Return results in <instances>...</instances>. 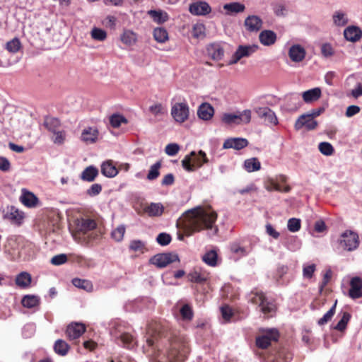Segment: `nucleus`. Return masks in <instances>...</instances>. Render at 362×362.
I'll return each instance as SVG.
<instances>
[{"label": "nucleus", "mask_w": 362, "mask_h": 362, "mask_svg": "<svg viewBox=\"0 0 362 362\" xmlns=\"http://www.w3.org/2000/svg\"><path fill=\"white\" fill-rule=\"evenodd\" d=\"M216 218L215 211L198 206L185 212L186 227L191 234L212 228Z\"/></svg>", "instance_id": "f257e3e1"}, {"label": "nucleus", "mask_w": 362, "mask_h": 362, "mask_svg": "<svg viewBox=\"0 0 362 362\" xmlns=\"http://www.w3.org/2000/svg\"><path fill=\"white\" fill-rule=\"evenodd\" d=\"M208 162L209 160L204 151L200 150L197 154L195 151H192L183 158L182 166L187 172H193L196 168H201L203 164Z\"/></svg>", "instance_id": "f03ea898"}, {"label": "nucleus", "mask_w": 362, "mask_h": 362, "mask_svg": "<svg viewBox=\"0 0 362 362\" xmlns=\"http://www.w3.org/2000/svg\"><path fill=\"white\" fill-rule=\"evenodd\" d=\"M339 243L344 250L348 252L354 251L359 246V236L357 233L346 230L340 235Z\"/></svg>", "instance_id": "7ed1b4c3"}, {"label": "nucleus", "mask_w": 362, "mask_h": 362, "mask_svg": "<svg viewBox=\"0 0 362 362\" xmlns=\"http://www.w3.org/2000/svg\"><path fill=\"white\" fill-rule=\"evenodd\" d=\"M221 120L226 124H247L251 120V111L250 110H245L239 112L238 114L224 113L222 115Z\"/></svg>", "instance_id": "20e7f679"}, {"label": "nucleus", "mask_w": 362, "mask_h": 362, "mask_svg": "<svg viewBox=\"0 0 362 362\" xmlns=\"http://www.w3.org/2000/svg\"><path fill=\"white\" fill-rule=\"evenodd\" d=\"M179 261L180 259L177 254L167 252L155 255L150 259L149 262L158 268H164L170 263Z\"/></svg>", "instance_id": "39448f33"}, {"label": "nucleus", "mask_w": 362, "mask_h": 362, "mask_svg": "<svg viewBox=\"0 0 362 362\" xmlns=\"http://www.w3.org/2000/svg\"><path fill=\"white\" fill-rule=\"evenodd\" d=\"M259 47L257 45H239L232 55L229 64H235L244 57H249L256 52Z\"/></svg>", "instance_id": "423d86ee"}, {"label": "nucleus", "mask_w": 362, "mask_h": 362, "mask_svg": "<svg viewBox=\"0 0 362 362\" xmlns=\"http://www.w3.org/2000/svg\"><path fill=\"white\" fill-rule=\"evenodd\" d=\"M189 106L187 103H176L172 106L171 115L179 123H182L189 117Z\"/></svg>", "instance_id": "0eeeda50"}, {"label": "nucleus", "mask_w": 362, "mask_h": 362, "mask_svg": "<svg viewBox=\"0 0 362 362\" xmlns=\"http://www.w3.org/2000/svg\"><path fill=\"white\" fill-rule=\"evenodd\" d=\"M318 122L308 114L304 113L296 119L294 127L296 130L304 128L307 131H312L316 129Z\"/></svg>", "instance_id": "6e6552de"}, {"label": "nucleus", "mask_w": 362, "mask_h": 362, "mask_svg": "<svg viewBox=\"0 0 362 362\" xmlns=\"http://www.w3.org/2000/svg\"><path fill=\"white\" fill-rule=\"evenodd\" d=\"M112 333L117 339H119L123 346L129 349L134 347L136 343L134 337L129 333L122 331L120 327H117L115 331H112Z\"/></svg>", "instance_id": "1a4fd4ad"}, {"label": "nucleus", "mask_w": 362, "mask_h": 362, "mask_svg": "<svg viewBox=\"0 0 362 362\" xmlns=\"http://www.w3.org/2000/svg\"><path fill=\"white\" fill-rule=\"evenodd\" d=\"M279 337V332L276 329H270L267 332L257 337L256 345L261 349L267 348L272 341H277Z\"/></svg>", "instance_id": "9d476101"}, {"label": "nucleus", "mask_w": 362, "mask_h": 362, "mask_svg": "<svg viewBox=\"0 0 362 362\" xmlns=\"http://www.w3.org/2000/svg\"><path fill=\"white\" fill-rule=\"evenodd\" d=\"M349 296L352 299H358L362 297V279L359 276L351 278Z\"/></svg>", "instance_id": "9b49d317"}, {"label": "nucleus", "mask_w": 362, "mask_h": 362, "mask_svg": "<svg viewBox=\"0 0 362 362\" xmlns=\"http://www.w3.org/2000/svg\"><path fill=\"white\" fill-rule=\"evenodd\" d=\"M255 112L258 116L264 119L268 124L276 125L278 123L277 117L271 109L267 107H262L255 109Z\"/></svg>", "instance_id": "f8f14e48"}, {"label": "nucleus", "mask_w": 362, "mask_h": 362, "mask_svg": "<svg viewBox=\"0 0 362 362\" xmlns=\"http://www.w3.org/2000/svg\"><path fill=\"white\" fill-rule=\"evenodd\" d=\"M189 12L196 16H205L211 13V8L206 1H197L189 5Z\"/></svg>", "instance_id": "ddd939ff"}, {"label": "nucleus", "mask_w": 362, "mask_h": 362, "mask_svg": "<svg viewBox=\"0 0 362 362\" xmlns=\"http://www.w3.org/2000/svg\"><path fill=\"white\" fill-rule=\"evenodd\" d=\"M86 331L84 325L78 322H72L68 325L66 334L69 339H76L80 337Z\"/></svg>", "instance_id": "4468645a"}, {"label": "nucleus", "mask_w": 362, "mask_h": 362, "mask_svg": "<svg viewBox=\"0 0 362 362\" xmlns=\"http://www.w3.org/2000/svg\"><path fill=\"white\" fill-rule=\"evenodd\" d=\"M248 144V141L244 138H229L225 140L223 145V148H234L236 150H241L247 146Z\"/></svg>", "instance_id": "2eb2a0df"}, {"label": "nucleus", "mask_w": 362, "mask_h": 362, "mask_svg": "<svg viewBox=\"0 0 362 362\" xmlns=\"http://www.w3.org/2000/svg\"><path fill=\"white\" fill-rule=\"evenodd\" d=\"M262 20L255 15L249 16L245 18L244 22L247 30L250 32L259 31L262 28Z\"/></svg>", "instance_id": "dca6fc26"}, {"label": "nucleus", "mask_w": 362, "mask_h": 362, "mask_svg": "<svg viewBox=\"0 0 362 362\" xmlns=\"http://www.w3.org/2000/svg\"><path fill=\"white\" fill-rule=\"evenodd\" d=\"M144 211L150 217H159L164 212V206L160 202H151L144 209Z\"/></svg>", "instance_id": "f3484780"}, {"label": "nucleus", "mask_w": 362, "mask_h": 362, "mask_svg": "<svg viewBox=\"0 0 362 362\" xmlns=\"http://www.w3.org/2000/svg\"><path fill=\"white\" fill-rule=\"evenodd\" d=\"M288 55L293 62H299L305 58V50L302 46L294 45L290 47Z\"/></svg>", "instance_id": "a211bd4d"}, {"label": "nucleus", "mask_w": 362, "mask_h": 362, "mask_svg": "<svg viewBox=\"0 0 362 362\" xmlns=\"http://www.w3.org/2000/svg\"><path fill=\"white\" fill-rule=\"evenodd\" d=\"M260 42L264 46H270L275 43L276 40V34L270 30H264L259 35Z\"/></svg>", "instance_id": "6ab92c4d"}, {"label": "nucleus", "mask_w": 362, "mask_h": 362, "mask_svg": "<svg viewBox=\"0 0 362 362\" xmlns=\"http://www.w3.org/2000/svg\"><path fill=\"white\" fill-rule=\"evenodd\" d=\"M76 225L78 230L83 233H86L97 227V223L91 218H81L78 220Z\"/></svg>", "instance_id": "aec40b11"}, {"label": "nucleus", "mask_w": 362, "mask_h": 362, "mask_svg": "<svg viewBox=\"0 0 362 362\" xmlns=\"http://www.w3.org/2000/svg\"><path fill=\"white\" fill-rule=\"evenodd\" d=\"M214 114V107L209 103H202L197 110L199 117L203 120H209Z\"/></svg>", "instance_id": "412c9836"}, {"label": "nucleus", "mask_w": 362, "mask_h": 362, "mask_svg": "<svg viewBox=\"0 0 362 362\" xmlns=\"http://www.w3.org/2000/svg\"><path fill=\"white\" fill-rule=\"evenodd\" d=\"M344 37L351 42L358 41L362 35L361 30L356 26H349L344 31Z\"/></svg>", "instance_id": "4be33fe9"}, {"label": "nucleus", "mask_w": 362, "mask_h": 362, "mask_svg": "<svg viewBox=\"0 0 362 362\" xmlns=\"http://www.w3.org/2000/svg\"><path fill=\"white\" fill-rule=\"evenodd\" d=\"M98 175V170L93 165L86 168L81 173L80 177L82 180L91 182Z\"/></svg>", "instance_id": "5701e85b"}, {"label": "nucleus", "mask_w": 362, "mask_h": 362, "mask_svg": "<svg viewBox=\"0 0 362 362\" xmlns=\"http://www.w3.org/2000/svg\"><path fill=\"white\" fill-rule=\"evenodd\" d=\"M21 201L25 206L32 208L37 205L38 199L33 193L23 189Z\"/></svg>", "instance_id": "b1692460"}, {"label": "nucleus", "mask_w": 362, "mask_h": 362, "mask_svg": "<svg viewBox=\"0 0 362 362\" xmlns=\"http://www.w3.org/2000/svg\"><path fill=\"white\" fill-rule=\"evenodd\" d=\"M206 50L209 56L214 60H220L224 54L223 49L218 44L209 45Z\"/></svg>", "instance_id": "393cba45"}, {"label": "nucleus", "mask_w": 362, "mask_h": 362, "mask_svg": "<svg viewBox=\"0 0 362 362\" xmlns=\"http://www.w3.org/2000/svg\"><path fill=\"white\" fill-rule=\"evenodd\" d=\"M209 274L201 270L195 269L188 274L189 281L197 284H203L207 281Z\"/></svg>", "instance_id": "a878e982"}, {"label": "nucleus", "mask_w": 362, "mask_h": 362, "mask_svg": "<svg viewBox=\"0 0 362 362\" xmlns=\"http://www.w3.org/2000/svg\"><path fill=\"white\" fill-rule=\"evenodd\" d=\"M71 282L72 284L78 288L82 289L88 293L93 291V285L90 280L74 278Z\"/></svg>", "instance_id": "bb28decb"}, {"label": "nucleus", "mask_w": 362, "mask_h": 362, "mask_svg": "<svg viewBox=\"0 0 362 362\" xmlns=\"http://www.w3.org/2000/svg\"><path fill=\"white\" fill-rule=\"evenodd\" d=\"M31 280L32 278L29 273L22 272L16 276L15 282L18 287L26 288L30 286Z\"/></svg>", "instance_id": "cd10ccee"}, {"label": "nucleus", "mask_w": 362, "mask_h": 362, "mask_svg": "<svg viewBox=\"0 0 362 362\" xmlns=\"http://www.w3.org/2000/svg\"><path fill=\"white\" fill-rule=\"evenodd\" d=\"M101 173L107 177H114L117 175L118 170L110 161H105L101 165Z\"/></svg>", "instance_id": "c85d7f7f"}, {"label": "nucleus", "mask_w": 362, "mask_h": 362, "mask_svg": "<svg viewBox=\"0 0 362 362\" xmlns=\"http://www.w3.org/2000/svg\"><path fill=\"white\" fill-rule=\"evenodd\" d=\"M285 247L291 252L298 250L301 247L300 240L295 235H289L286 238Z\"/></svg>", "instance_id": "c756f323"}, {"label": "nucleus", "mask_w": 362, "mask_h": 362, "mask_svg": "<svg viewBox=\"0 0 362 362\" xmlns=\"http://www.w3.org/2000/svg\"><path fill=\"white\" fill-rule=\"evenodd\" d=\"M98 132L96 129L88 127L83 130L81 139L86 142L93 143L98 138Z\"/></svg>", "instance_id": "7c9ffc66"}, {"label": "nucleus", "mask_w": 362, "mask_h": 362, "mask_svg": "<svg viewBox=\"0 0 362 362\" xmlns=\"http://www.w3.org/2000/svg\"><path fill=\"white\" fill-rule=\"evenodd\" d=\"M40 298L35 295H25L21 300L22 305L27 308H33L40 304Z\"/></svg>", "instance_id": "2f4dec72"}, {"label": "nucleus", "mask_w": 362, "mask_h": 362, "mask_svg": "<svg viewBox=\"0 0 362 362\" xmlns=\"http://www.w3.org/2000/svg\"><path fill=\"white\" fill-rule=\"evenodd\" d=\"M53 348L56 354L59 356H64L67 354L70 346L65 341L62 339H57L54 342Z\"/></svg>", "instance_id": "473e14b6"}, {"label": "nucleus", "mask_w": 362, "mask_h": 362, "mask_svg": "<svg viewBox=\"0 0 362 362\" xmlns=\"http://www.w3.org/2000/svg\"><path fill=\"white\" fill-rule=\"evenodd\" d=\"M244 168L248 173L257 171L261 168V163L257 158H251L244 161Z\"/></svg>", "instance_id": "72a5a7b5"}, {"label": "nucleus", "mask_w": 362, "mask_h": 362, "mask_svg": "<svg viewBox=\"0 0 362 362\" xmlns=\"http://www.w3.org/2000/svg\"><path fill=\"white\" fill-rule=\"evenodd\" d=\"M44 125L49 132L54 133L59 130L61 122L59 119L56 117H45Z\"/></svg>", "instance_id": "f704fd0d"}, {"label": "nucleus", "mask_w": 362, "mask_h": 362, "mask_svg": "<svg viewBox=\"0 0 362 362\" xmlns=\"http://www.w3.org/2000/svg\"><path fill=\"white\" fill-rule=\"evenodd\" d=\"M148 14L155 22L158 23H163L168 19L167 13L162 11L151 10L148 11Z\"/></svg>", "instance_id": "c9c22d12"}, {"label": "nucleus", "mask_w": 362, "mask_h": 362, "mask_svg": "<svg viewBox=\"0 0 362 362\" xmlns=\"http://www.w3.org/2000/svg\"><path fill=\"white\" fill-rule=\"evenodd\" d=\"M223 8L227 11L228 13H240L244 11L245 7V5L239 2H233L226 4L223 6Z\"/></svg>", "instance_id": "e433bc0d"}, {"label": "nucleus", "mask_w": 362, "mask_h": 362, "mask_svg": "<svg viewBox=\"0 0 362 362\" xmlns=\"http://www.w3.org/2000/svg\"><path fill=\"white\" fill-rule=\"evenodd\" d=\"M154 39L160 43H163L168 40L167 30L163 28H156L153 30Z\"/></svg>", "instance_id": "4c0bfd02"}, {"label": "nucleus", "mask_w": 362, "mask_h": 362, "mask_svg": "<svg viewBox=\"0 0 362 362\" xmlns=\"http://www.w3.org/2000/svg\"><path fill=\"white\" fill-rule=\"evenodd\" d=\"M217 253L214 250L206 252L202 257V260L208 265L214 267L217 262Z\"/></svg>", "instance_id": "58836bf2"}, {"label": "nucleus", "mask_w": 362, "mask_h": 362, "mask_svg": "<svg viewBox=\"0 0 362 362\" xmlns=\"http://www.w3.org/2000/svg\"><path fill=\"white\" fill-rule=\"evenodd\" d=\"M21 47V43L18 38L14 37L11 40L7 42L5 48L11 53H16Z\"/></svg>", "instance_id": "ea45409f"}, {"label": "nucleus", "mask_w": 362, "mask_h": 362, "mask_svg": "<svg viewBox=\"0 0 362 362\" xmlns=\"http://www.w3.org/2000/svg\"><path fill=\"white\" fill-rule=\"evenodd\" d=\"M337 303V300H336L334 305L331 307V308L322 316V317L318 320V325H324L332 319V317L335 313Z\"/></svg>", "instance_id": "a19ab883"}, {"label": "nucleus", "mask_w": 362, "mask_h": 362, "mask_svg": "<svg viewBox=\"0 0 362 362\" xmlns=\"http://www.w3.org/2000/svg\"><path fill=\"white\" fill-rule=\"evenodd\" d=\"M122 42L127 45H133L136 40V37L134 32L129 30H124L121 36Z\"/></svg>", "instance_id": "79ce46f5"}, {"label": "nucleus", "mask_w": 362, "mask_h": 362, "mask_svg": "<svg viewBox=\"0 0 362 362\" xmlns=\"http://www.w3.org/2000/svg\"><path fill=\"white\" fill-rule=\"evenodd\" d=\"M180 313L183 320L190 321L193 318L194 313L189 304L183 305L180 310Z\"/></svg>", "instance_id": "37998d69"}, {"label": "nucleus", "mask_w": 362, "mask_h": 362, "mask_svg": "<svg viewBox=\"0 0 362 362\" xmlns=\"http://www.w3.org/2000/svg\"><path fill=\"white\" fill-rule=\"evenodd\" d=\"M122 123H127V119L123 115L120 114H113L110 117V124L112 127L117 128Z\"/></svg>", "instance_id": "c03bdc74"}, {"label": "nucleus", "mask_w": 362, "mask_h": 362, "mask_svg": "<svg viewBox=\"0 0 362 362\" xmlns=\"http://www.w3.org/2000/svg\"><path fill=\"white\" fill-rule=\"evenodd\" d=\"M318 149L322 154L326 156L332 155L334 151L332 145L327 141L320 142L318 145Z\"/></svg>", "instance_id": "a18cd8bd"}, {"label": "nucleus", "mask_w": 362, "mask_h": 362, "mask_svg": "<svg viewBox=\"0 0 362 362\" xmlns=\"http://www.w3.org/2000/svg\"><path fill=\"white\" fill-rule=\"evenodd\" d=\"M333 21L337 26H344L348 23V18L344 13L337 11L333 15Z\"/></svg>", "instance_id": "49530a36"}, {"label": "nucleus", "mask_w": 362, "mask_h": 362, "mask_svg": "<svg viewBox=\"0 0 362 362\" xmlns=\"http://www.w3.org/2000/svg\"><path fill=\"white\" fill-rule=\"evenodd\" d=\"M265 299L264 294L259 291L252 292L249 297V300L253 304L258 305L259 307L262 305Z\"/></svg>", "instance_id": "de8ad7c7"}, {"label": "nucleus", "mask_w": 362, "mask_h": 362, "mask_svg": "<svg viewBox=\"0 0 362 362\" xmlns=\"http://www.w3.org/2000/svg\"><path fill=\"white\" fill-rule=\"evenodd\" d=\"M161 166V162L157 161L156 163L152 165L150 168L148 173L147 175V179L149 180H153L156 179L159 175V169Z\"/></svg>", "instance_id": "09e8293b"}, {"label": "nucleus", "mask_w": 362, "mask_h": 362, "mask_svg": "<svg viewBox=\"0 0 362 362\" xmlns=\"http://www.w3.org/2000/svg\"><path fill=\"white\" fill-rule=\"evenodd\" d=\"M301 227L300 219L296 218H291L287 223L288 230L291 233L298 232Z\"/></svg>", "instance_id": "8fccbe9b"}, {"label": "nucleus", "mask_w": 362, "mask_h": 362, "mask_svg": "<svg viewBox=\"0 0 362 362\" xmlns=\"http://www.w3.org/2000/svg\"><path fill=\"white\" fill-rule=\"evenodd\" d=\"M322 92H303V98L306 103L317 101L321 97Z\"/></svg>", "instance_id": "3c124183"}, {"label": "nucleus", "mask_w": 362, "mask_h": 362, "mask_svg": "<svg viewBox=\"0 0 362 362\" xmlns=\"http://www.w3.org/2000/svg\"><path fill=\"white\" fill-rule=\"evenodd\" d=\"M350 318L351 315L347 312H344L341 320L335 325L334 329L339 331L345 329Z\"/></svg>", "instance_id": "603ef678"}, {"label": "nucleus", "mask_w": 362, "mask_h": 362, "mask_svg": "<svg viewBox=\"0 0 362 362\" xmlns=\"http://www.w3.org/2000/svg\"><path fill=\"white\" fill-rule=\"evenodd\" d=\"M316 270L315 264H304L303 265V276L305 279H311Z\"/></svg>", "instance_id": "864d4df0"}, {"label": "nucleus", "mask_w": 362, "mask_h": 362, "mask_svg": "<svg viewBox=\"0 0 362 362\" xmlns=\"http://www.w3.org/2000/svg\"><path fill=\"white\" fill-rule=\"evenodd\" d=\"M36 327L33 323H28L24 325L22 329V335L24 338H30L35 332Z\"/></svg>", "instance_id": "5fc2aeb1"}, {"label": "nucleus", "mask_w": 362, "mask_h": 362, "mask_svg": "<svg viewBox=\"0 0 362 362\" xmlns=\"http://www.w3.org/2000/svg\"><path fill=\"white\" fill-rule=\"evenodd\" d=\"M93 39L98 41H104L107 38V33L105 30L94 28L90 33Z\"/></svg>", "instance_id": "6e6d98bb"}, {"label": "nucleus", "mask_w": 362, "mask_h": 362, "mask_svg": "<svg viewBox=\"0 0 362 362\" xmlns=\"http://www.w3.org/2000/svg\"><path fill=\"white\" fill-rule=\"evenodd\" d=\"M272 9L274 13L278 17H285L287 13V10L286 6L280 3H276L273 4Z\"/></svg>", "instance_id": "4d7b16f0"}, {"label": "nucleus", "mask_w": 362, "mask_h": 362, "mask_svg": "<svg viewBox=\"0 0 362 362\" xmlns=\"http://www.w3.org/2000/svg\"><path fill=\"white\" fill-rule=\"evenodd\" d=\"M230 250L233 253L236 254L240 257L247 256L251 250L250 248L241 247L238 245H233L230 247Z\"/></svg>", "instance_id": "13d9d810"}, {"label": "nucleus", "mask_w": 362, "mask_h": 362, "mask_svg": "<svg viewBox=\"0 0 362 362\" xmlns=\"http://www.w3.org/2000/svg\"><path fill=\"white\" fill-rule=\"evenodd\" d=\"M172 238L167 233H160L156 237L157 243L162 246H166L171 242Z\"/></svg>", "instance_id": "bf43d9fd"}, {"label": "nucleus", "mask_w": 362, "mask_h": 362, "mask_svg": "<svg viewBox=\"0 0 362 362\" xmlns=\"http://www.w3.org/2000/svg\"><path fill=\"white\" fill-rule=\"evenodd\" d=\"M125 233V227L123 225L119 226L111 233L112 238L117 241H120L123 239Z\"/></svg>", "instance_id": "052dcab7"}, {"label": "nucleus", "mask_w": 362, "mask_h": 362, "mask_svg": "<svg viewBox=\"0 0 362 362\" xmlns=\"http://www.w3.org/2000/svg\"><path fill=\"white\" fill-rule=\"evenodd\" d=\"M221 316L226 322H229L233 315L231 308L228 305H223L220 308Z\"/></svg>", "instance_id": "680f3d73"}, {"label": "nucleus", "mask_w": 362, "mask_h": 362, "mask_svg": "<svg viewBox=\"0 0 362 362\" xmlns=\"http://www.w3.org/2000/svg\"><path fill=\"white\" fill-rule=\"evenodd\" d=\"M180 150V146L175 143H171L165 146V153L169 156H175Z\"/></svg>", "instance_id": "e2e57ef3"}, {"label": "nucleus", "mask_w": 362, "mask_h": 362, "mask_svg": "<svg viewBox=\"0 0 362 362\" xmlns=\"http://www.w3.org/2000/svg\"><path fill=\"white\" fill-rule=\"evenodd\" d=\"M102 191V185L98 183L93 184L86 191V194L90 197H95Z\"/></svg>", "instance_id": "0e129e2a"}, {"label": "nucleus", "mask_w": 362, "mask_h": 362, "mask_svg": "<svg viewBox=\"0 0 362 362\" xmlns=\"http://www.w3.org/2000/svg\"><path fill=\"white\" fill-rule=\"evenodd\" d=\"M259 308L260 310L264 314H272L275 309L274 305L272 303L269 302L267 299H265Z\"/></svg>", "instance_id": "69168bd1"}, {"label": "nucleus", "mask_w": 362, "mask_h": 362, "mask_svg": "<svg viewBox=\"0 0 362 362\" xmlns=\"http://www.w3.org/2000/svg\"><path fill=\"white\" fill-rule=\"evenodd\" d=\"M266 233L274 240H277L280 237V233L276 230L271 223H267L265 226Z\"/></svg>", "instance_id": "338daca9"}, {"label": "nucleus", "mask_w": 362, "mask_h": 362, "mask_svg": "<svg viewBox=\"0 0 362 362\" xmlns=\"http://www.w3.org/2000/svg\"><path fill=\"white\" fill-rule=\"evenodd\" d=\"M55 136L52 138V141L57 145H61L65 139V132L64 130H58L53 133Z\"/></svg>", "instance_id": "774afa93"}]
</instances>
